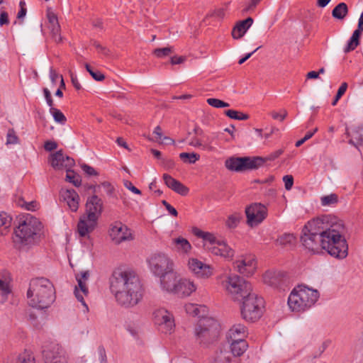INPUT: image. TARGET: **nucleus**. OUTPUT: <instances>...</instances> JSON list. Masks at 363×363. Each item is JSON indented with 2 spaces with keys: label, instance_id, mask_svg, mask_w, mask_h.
Here are the masks:
<instances>
[{
  "label": "nucleus",
  "instance_id": "obj_20",
  "mask_svg": "<svg viewBox=\"0 0 363 363\" xmlns=\"http://www.w3.org/2000/svg\"><path fill=\"white\" fill-rule=\"evenodd\" d=\"M104 208V203L99 196L93 195L88 198L86 203V212L84 214L88 215L99 220Z\"/></svg>",
  "mask_w": 363,
  "mask_h": 363
},
{
  "label": "nucleus",
  "instance_id": "obj_54",
  "mask_svg": "<svg viewBox=\"0 0 363 363\" xmlns=\"http://www.w3.org/2000/svg\"><path fill=\"white\" fill-rule=\"evenodd\" d=\"M283 181L284 182L285 189L286 190H290L294 184L293 177L291 175H285L283 177Z\"/></svg>",
  "mask_w": 363,
  "mask_h": 363
},
{
  "label": "nucleus",
  "instance_id": "obj_2",
  "mask_svg": "<svg viewBox=\"0 0 363 363\" xmlns=\"http://www.w3.org/2000/svg\"><path fill=\"white\" fill-rule=\"evenodd\" d=\"M320 220L323 249L328 253L340 259L348 255V244L345 238L347 229L340 220L330 216H323Z\"/></svg>",
  "mask_w": 363,
  "mask_h": 363
},
{
  "label": "nucleus",
  "instance_id": "obj_27",
  "mask_svg": "<svg viewBox=\"0 0 363 363\" xmlns=\"http://www.w3.org/2000/svg\"><path fill=\"white\" fill-rule=\"evenodd\" d=\"M253 19L251 17L247 18L245 20L239 21L232 30V36L234 39L242 38L246 33L247 29L252 26Z\"/></svg>",
  "mask_w": 363,
  "mask_h": 363
},
{
  "label": "nucleus",
  "instance_id": "obj_47",
  "mask_svg": "<svg viewBox=\"0 0 363 363\" xmlns=\"http://www.w3.org/2000/svg\"><path fill=\"white\" fill-rule=\"evenodd\" d=\"M50 113L52 115L54 120L57 123L65 124L67 119L65 115L57 108H50Z\"/></svg>",
  "mask_w": 363,
  "mask_h": 363
},
{
  "label": "nucleus",
  "instance_id": "obj_14",
  "mask_svg": "<svg viewBox=\"0 0 363 363\" xmlns=\"http://www.w3.org/2000/svg\"><path fill=\"white\" fill-rule=\"evenodd\" d=\"M43 357L45 363H67L66 351L57 343L45 346L43 350Z\"/></svg>",
  "mask_w": 363,
  "mask_h": 363
},
{
  "label": "nucleus",
  "instance_id": "obj_33",
  "mask_svg": "<svg viewBox=\"0 0 363 363\" xmlns=\"http://www.w3.org/2000/svg\"><path fill=\"white\" fill-rule=\"evenodd\" d=\"M185 311L187 314L193 317H199L203 318V314L206 311V307L204 306H199L194 303H187L184 306Z\"/></svg>",
  "mask_w": 363,
  "mask_h": 363
},
{
  "label": "nucleus",
  "instance_id": "obj_26",
  "mask_svg": "<svg viewBox=\"0 0 363 363\" xmlns=\"http://www.w3.org/2000/svg\"><path fill=\"white\" fill-rule=\"evenodd\" d=\"M346 134L350 137L349 143L358 147L363 144V125L347 129Z\"/></svg>",
  "mask_w": 363,
  "mask_h": 363
},
{
  "label": "nucleus",
  "instance_id": "obj_32",
  "mask_svg": "<svg viewBox=\"0 0 363 363\" xmlns=\"http://www.w3.org/2000/svg\"><path fill=\"white\" fill-rule=\"evenodd\" d=\"M230 342V350L233 357H240L247 350L248 345L245 340H228Z\"/></svg>",
  "mask_w": 363,
  "mask_h": 363
},
{
  "label": "nucleus",
  "instance_id": "obj_3",
  "mask_svg": "<svg viewBox=\"0 0 363 363\" xmlns=\"http://www.w3.org/2000/svg\"><path fill=\"white\" fill-rule=\"evenodd\" d=\"M27 298L28 304L33 308L39 309L48 308L55 298L52 283L44 277L31 279L27 291Z\"/></svg>",
  "mask_w": 363,
  "mask_h": 363
},
{
  "label": "nucleus",
  "instance_id": "obj_56",
  "mask_svg": "<svg viewBox=\"0 0 363 363\" xmlns=\"http://www.w3.org/2000/svg\"><path fill=\"white\" fill-rule=\"evenodd\" d=\"M284 152V150L282 149L277 150L272 153H270L266 158L264 159V162L266 160H274L277 157H279L282 153Z\"/></svg>",
  "mask_w": 363,
  "mask_h": 363
},
{
  "label": "nucleus",
  "instance_id": "obj_12",
  "mask_svg": "<svg viewBox=\"0 0 363 363\" xmlns=\"http://www.w3.org/2000/svg\"><path fill=\"white\" fill-rule=\"evenodd\" d=\"M264 164V159L261 157H230L225 162V167L235 172H244L258 169Z\"/></svg>",
  "mask_w": 363,
  "mask_h": 363
},
{
  "label": "nucleus",
  "instance_id": "obj_45",
  "mask_svg": "<svg viewBox=\"0 0 363 363\" xmlns=\"http://www.w3.org/2000/svg\"><path fill=\"white\" fill-rule=\"evenodd\" d=\"M66 180L77 187L81 185L82 182L80 177L79 175H76L73 171H71L69 169H67Z\"/></svg>",
  "mask_w": 363,
  "mask_h": 363
},
{
  "label": "nucleus",
  "instance_id": "obj_23",
  "mask_svg": "<svg viewBox=\"0 0 363 363\" xmlns=\"http://www.w3.org/2000/svg\"><path fill=\"white\" fill-rule=\"evenodd\" d=\"M163 179L164 181L165 184L176 193L182 196H185L188 194L189 189L186 186H185L183 184H182L179 181L174 179L169 174H164Z\"/></svg>",
  "mask_w": 363,
  "mask_h": 363
},
{
  "label": "nucleus",
  "instance_id": "obj_64",
  "mask_svg": "<svg viewBox=\"0 0 363 363\" xmlns=\"http://www.w3.org/2000/svg\"><path fill=\"white\" fill-rule=\"evenodd\" d=\"M90 75L98 82H101L104 79L105 76L99 71H93Z\"/></svg>",
  "mask_w": 363,
  "mask_h": 363
},
{
  "label": "nucleus",
  "instance_id": "obj_46",
  "mask_svg": "<svg viewBox=\"0 0 363 363\" xmlns=\"http://www.w3.org/2000/svg\"><path fill=\"white\" fill-rule=\"evenodd\" d=\"M241 217V215L238 213H235L229 216L225 223L228 228H235V227H237L240 220Z\"/></svg>",
  "mask_w": 363,
  "mask_h": 363
},
{
  "label": "nucleus",
  "instance_id": "obj_16",
  "mask_svg": "<svg viewBox=\"0 0 363 363\" xmlns=\"http://www.w3.org/2000/svg\"><path fill=\"white\" fill-rule=\"evenodd\" d=\"M247 223L250 226L257 225L266 218L267 210L265 206L260 203H255L245 209Z\"/></svg>",
  "mask_w": 363,
  "mask_h": 363
},
{
  "label": "nucleus",
  "instance_id": "obj_44",
  "mask_svg": "<svg viewBox=\"0 0 363 363\" xmlns=\"http://www.w3.org/2000/svg\"><path fill=\"white\" fill-rule=\"evenodd\" d=\"M16 363H35V358L30 352L26 350L19 354Z\"/></svg>",
  "mask_w": 363,
  "mask_h": 363
},
{
  "label": "nucleus",
  "instance_id": "obj_39",
  "mask_svg": "<svg viewBox=\"0 0 363 363\" xmlns=\"http://www.w3.org/2000/svg\"><path fill=\"white\" fill-rule=\"evenodd\" d=\"M225 114L232 119L238 121H245L249 118V116L247 114L233 109L225 111Z\"/></svg>",
  "mask_w": 363,
  "mask_h": 363
},
{
  "label": "nucleus",
  "instance_id": "obj_5",
  "mask_svg": "<svg viewBox=\"0 0 363 363\" xmlns=\"http://www.w3.org/2000/svg\"><path fill=\"white\" fill-rule=\"evenodd\" d=\"M319 296L318 290L298 285L291 292L288 298V305L293 311H305L315 303Z\"/></svg>",
  "mask_w": 363,
  "mask_h": 363
},
{
  "label": "nucleus",
  "instance_id": "obj_24",
  "mask_svg": "<svg viewBox=\"0 0 363 363\" xmlns=\"http://www.w3.org/2000/svg\"><path fill=\"white\" fill-rule=\"evenodd\" d=\"M63 199L66 201L69 209L76 212L79 208V196L74 189H66L61 192Z\"/></svg>",
  "mask_w": 363,
  "mask_h": 363
},
{
  "label": "nucleus",
  "instance_id": "obj_15",
  "mask_svg": "<svg viewBox=\"0 0 363 363\" xmlns=\"http://www.w3.org/2000/svg\"><path fill=\"white\" fill-rule=\"evenodd\" d=\"M154 320L160 330L166 334H171L174 330L175 323L173 315L165 308L157 309L154 313Z\"/></svg>",
  "mask_w": 363,
  "mask_h": 363
},
{
  "label": "nucleus",
  "instance_id": "obj_8",
  "mask_svg": "<svg viewBox=\"0 0 363 363\" xmlns=\"http://www.w3.org/2000/svg\"><path fill=\"white\" fill-rule=\"evenodd\" d=\"M241 315L248 322H255L262 315L264 300L252 291L241 299Z\"/></svg>",
  "mask_w": 363,
  "mask_h": 363
},
{
  "label": "nucleus",
  "instance_id": "obj_28",
  "mask_svg": "<svg viewBox=\"0 0 363 363\" xmlns=\"http://www.w3.org/2000/svg\"><path fill=\"white\" fill-rule=\"evenodd\" d=\"M247 335V330L245 325L242 324H235L232 326L228 333L229 340H245Z\"/></svg>",
  "mask_w": 363,
  "mask_h": 363
},
{
  "label": "nucleus",
  "instance_id": "obj_19",
  "mask_svg": "<svg viewBox=\"0 0 363 363\" xmlns=\"http://www.w3.org/2000/svg\"><path fill=\"white\" fill-rule=\"evenodd\" d=\"M256 261L255 257L248 255L243 257L241 259L234 263L235 268L238 272L245 276H251L256 269Z\"/></svg>",
  "mask_w": 363,
  "mask_h": 363
},
{
  "label": "nucleus",
  "instance_id": "obj_51",
  "mask_svg": "<svg viewBox=\"0 0 363 363\" xmlns=\"http://www.w3.org/2000/svg\"><path fill=\"white\" fill-rule=\"evenodd\" d=\"M0 292L2 296H8L11 292L9 284L1 279H0Z\"/></svg>",
  "mask_w": 363,
  "mask_h": 363
},
{
  "label": "nucleus",
  "instance_id": "obj_37",
  "mask_svg": "<svg viewBox=\"0 0 363 363\" xmlns=\"http://www.w3.org/2000/svg\"><path fill=\"white\" fill-rule=\"evenodd\" d=\"M64 158L65 155L62 153V150H59L55 154H52L50 162L52 167L56 169H61L64 168Z\"/></svg>",
  "mask_w": 363,
  "mask_h": 363
},
{
  "label": "nucleus",
  "instance_id": "obj_30",
  "mask_svg": "<svg viewBox=\"0 0 363 363\" xmlns=\"http://www.w3.org/2000/svg\"><path fill=\"white\" fill-rule=\"evenodd\" d=\"M215 363H240L238 358L233 357L231 352L227 350H220L216 352L214 356Z\"/></svg>",
  "mask_w": 363,
  "mask_h": 363
},
{
  "label": "nucleus",
  "instance_id": "obj_50",
  "mask_svg": "<svg viewBox=\"0 0 363 363\" xmlns=\"http://www.w3.org/2000/svg\"><path fill=\"white\" fill-rule=\"evenodd\" d=\"M18 138L16 135V133L14 129L11 128L8 130L6 135V144H18Z\"/></svg>",
  "mask_w": 363,
  "mask_h": 363
},
{
  "label": "nucleus",
  "instance_id": "obj_62",
  "mask_svg": "<svg viewBox=\"0 0 363 363\" xmlns=\"http://www.w3.org/2000/svg\"><path fill=\"white\" fill-rule=\"evenodd\" d=\"M57 143L55 142L51 141V140L46 141L44 145V148L47 151H52V150H55L57 148Z\"/></svg>",
  "mask_w": 363,
  "mask_h": 363
},
{
  "label": "nucleus",
  "instance_id": "obj_31",
  "mask_svg": "<svg viewBox=\"0 0 363 363\" xmlns=\"http://www.w3.org/2000/svg\"><path fill=\"white\" fill-rule=\"evenodd\" d=\"M48 18L50 23L49 28L51 30L54 40L57 43L60 42L61 37L59 34L60 25L58 23L57 17L54 13L49 12L48 13Z\"/></svg>",
  "mask_w": 363,
  "mask_h": 363
},
{
  "label": "nucleus",
  "instance_id": "obj_43",
  "mask_svg": "<svg viewBox=\"0 0 363 363\" xmlns=\"http://www.w3.org/2000/svg\"><path fill=\"white\" fill-rule=\"evenodd\" d=\"M174 51L173 47H166L156 48L153 50V54L158 58H163L170 55Z\"/></svg>",
  "mask_w": 363,
  "mask_h": 363
},
{
  "label": "nucleus",
  "instance_id": "obj_61",
  "mask_svg": "<svg viewBox=\"0 0 363 363\" xmlns=\"http://www.w3.org/2000/svg\"><path fill=\"white\" fill-rule=\"evenodd\" d=\"M70 78H71L72 84L74 86V87L77 90L81 89L82 86H81L80 83L79 82V80H78V78H77V75L74 74V73H71L70 74Z\"/></svg>",
  "mask_w": 363,
  "mask_h": 363
},
{
  "label": "nucleus",
  "instance_id": "obj_52",
  "mask_svg": "<svg viewBox=\"0 0 363 363\" xmlns=\"http://www.w3.org/2000/svg\"><path fill=\"white\" fill-rule=\"evenodd\" d=\"M93 45L95 47V48L98 50V52L99 53H101V55H104V56H109L111 55V52L110 50L106 48V47H104L102 46L100 43H99L98 42L96 41H94L93 43Z\"/></svg>",
  "mask_w": 363,
  "mask_h": 363
},
{
  "label": "nucleus",
  "instance_id": "obj_11",
  "mask_svg": "<svg viewBox=\"0 0 363 363\" xmlns=\"http://www.w3.org/2000/svg\"><path fill=\"white\" fill-rule=\"evenodd\" d=\"M162 290L174 294L181 297L189 296L196 290L193 281L186 279H178L177 273L170 279L162 288Z\"/></svg>",
  "mask_w": 363,
  "mask_h": 363
},
{
  "label": "nucleus",
  "instance_id": "obj_22",
  "mask_svg": "<svg viewBox=\"0 0 363 363\" xmlns=\"http://www.w3.org/2000/svg\"><path fill=\"white\" fill-rule=\"evenodd\" d=\"M192 233L195 236L203 240V247L209 252H211V247L215 246L220 240L215 234L203 231L198 228H194Z\"/></svg>",
  "mask_w": 363,
  "mask_h": 363
},
{
  "label": "nucleus",
  "instance_id": "obj_21",
  "mask_svg": "<svg viewBox=\"0 0 363 363\" xmlns=\"http://www.w3.org/2000/svg\"><path fill=\"white\" fill-rule=\"evenodd\" d=\"M98 219L88 215L82 214L77 224V232L80 237H86L91 233L97 225Z\"/></svg>",
  "mask_w": 363,
  "mask_h": 363
},
{
  "label": "nucleus",
  "instance_id": "obj_34",
  "mask_svg": "<svg viewBox=\"0 0 363 363\" xmlns=\"http://www.w3.org/2000/svg\"><path fill=\"white\" fill-rule=\"evenodd\" d=\"M12 218L4 211L0 212V235H5L11 225Z\"/></svg>",
  "mask_w": 363,
  "mask_h": 363
},
{
  "label": "nucleus",
  "instance_id": "obj_49",
  "mask_svg": "<svg viewBox=\"0 0 363 363\" xmlns=\"http://www.w3.org/2000/svg\"><path fill=\"white\" fill-rule=\"evenodd\" d=\"M359 45V40L352 35L347 46L344 49V52L347 53L354 50Z\"/></svg>",
  "mask_w": 363,
  "mask_h": 363
},
{
  "label": "nucleus",
  "instance_id": "obj_36",
  "mask_svg": "<svg viewBox=\"0 0 363 363\" xmlns=\"http://www.w3.org/2000/svg\"><path fill=\"white\" fill-rule=\"evenodd\" d=\"M348 13V7L344 2L338 4L332 11L333 18L339 20L343 19Z\"/></svg>",
  "mask_w": 363,
  "mask_h": 363
},
{
  "label": "nucleus",
  "instance_id": "obj_25",
  "mask_svg": "<svg viewBox=\"0 0 363 363\" xmlns=\"http://www.w3.org/2000/svg\"><path fill=\"white\" fill-rule=\"evenodd\" d=\"M211 252L225 258H231L234 255V250L225 241L220 240L215 246L211 247Z\"/></svg>",
  "mask_w": 363,
  "mask_h": 363
},
{
  "label": "nucleus",
  "instance_id": "obj_53",
  "mask_svg": "<svg viewBox=\"0 0 363 363\" xmlns=\"http://www.w3.org/2000/svg\"><path fill=\"white\" fill-rule=\"evenodd\" d=\"M81 168L89 176H97L99 174L94 168L86 164H82Z\"/></svg>",
  "mask_w": 363,
  "mask_h": 363
},
{
  "label": "nucleus",
  "instance_id": "obj_42",
  "mask_svg": "<svg viewBox=\"0 0 363 363\" xmlns=\"http://www.w3.org/2000/svg\"><path fill=\"white\" fill-rule=\"evenodd\" d=\"M338 196L335 194H330L329 195L323 196L320 198L321 205L323 206H331L337 203Z\"/></svg>",
  "mask_w": 363,
  "mask_h": 363
},
{
  "label": "nucleus",
  "instance_id": "obj_48",
  "mask_svg": "<svg viewBox=\"0 0 363 363\" xmlns=\"http://www.w3.org/2000/svg\"><path fill=\"white\" fill-rule=\"evenodd\" d=\"M208 105L214 108H225L230 106L228 103L216 98H209L206 100Z\"/></svg>",
  "mask_w": 363,
  "mask_h": 363
},
{
  "label": "nucleus",
  "instance_id": "obj_38",
  "mask_svg": "<svg viewBox=\"0 0 363 363\" xmlns=\"http://www.w3.org/2000/svg\"><path fill=\"white\" fill-rule=\"evenodd\" d=\"M179 157L185 163L194 164L200 159V155L195 152H182Z\"/></svg>",
  "mask_w": 363,
  "mask_h": 363
},
{
  "label": "nucleus",
  "instance_id": "obj_35",
  "mask_svg": "<svg viewBox=\"0 0 363 363\" xmlns=\"http://www.w3.org/2000/svg\"><path fill=\"white\" fill-rule=\"evenodd\" d=\"M172 243L176 250L179 252L187 253L191 249V245L189 242L182 237H179L172 240Z\"/></svg>",
  "mask_w": 363,
  "mask_h": 363
},
{
  "label": "nucleus",
  "instance_id": "obj_60",
  "mask_svg": "<svg viewBox=\"0 0 363 363\" xmlns=\"http://www.w3.org/2000/svg\"><path fill=\"white\" fill-rule=\"evenodd\" d=\"M124 186L133 193L136 194H141V191L134 186L130 181L125 180L124 182Z\"/></svg>",
  "mask_w": 363,
  "mask_h": 363
},
{
  "label": "nucleus",
  "instance_id": "obj_18",
  "mask_svg": "<svg viewBox=\"0 0 363 363\" xmlns=\"http://www.w3.org/2000/svg\"><path fill=\"white\" fill-rule=\"evenodd\" d=\"M189 270L198 278L208 279L213 274L212 267L196 258H190L188 262Z\"/></svg>",
  "mask_w": 363,
  "mask_h": 363
},
{
  "label": "nucleus",
  "instance_id": "obj_4",
  "mask_svg": "<svg viewBox=\"0 0 363 363\" xmlns=\"http://www.w3.org/2000/svg\"><path fill=\"white\" fill-rule=\"evenodd\" d=\"M147 262L153 275L160 278L161 288L177 274L173 259L164 252H157L152 254L147 258Z\"/></svg>",
  "mask_w": 363,
  "mask_h": 363
},
{
  "label": "nucleus",
  "instance_id": "obj_1",
  "mask_svg": "<svg viewBox=\"0 0 363 363\" xmlns=\"http://www.w3.org/2000/svg\"><path fill=\"white\" fill-rule=\"evenodd\" d=\"M110 289L116 301L125 307L136 305L143 296L139 278L128 271L115 270L110 279Z\"/></svg>",
  "mask_w": 363,
  "mask_h": 363
},
{
  "label": "nucleus",
  "instance_id": "obj_13",
  "mask_svg": "<svg viewBox=\"0 0 363 363\" xmlns=\"http://www.w3.org/2000/svg\"><path fill=\"white\" fill-rule=\"evenodd\" d=\"M108 235L111 241L116 245L134 239L131 230L119 221H116L110 225Z\"/></svg>",
  "mask_w": 363,
  "mask_h": 363
},
{
  "label": "nucleus",
  "instance_id": "obj_63",
  "mask_svg": "<svg viewBox=\"0 0 363 363\" xmlns=\"http://www.w3.org/2000/svg\"><path fill=\"white\" fill-rule=\"evenodd\" d=\"M63 163L64 167L69 169L74 164V160L69 156L65 155Z\"/></svg>",
  "mask_w": 363,
  "mask_h": 363
},
{
  "label": "nucleus",
  "instance_id": "obj_29",
  "mask_svg": "<svg viewBox=\"0 0 363 363\" xmlns=\"http://www.w3.org/2000/svg\"><path fill=\"white\" fill-rule=\"evenodd\" d=\"M78 285L75 286L74 294L77 299L82 303L85 307L86 310L88 311V306L84 301V296H86L89 294V290L86 286V282L83 281L82 279H76Z\"/></svg>",
  "mask_w": 363,
  "mask_h": 363
},
{
  "label": "nucleus",
  "instance_id": "obj_55",
  "mask_svg": "<svg viewBox=\"0 0 363 363\" xmlns=\"http://www.w3.org/2000/svg\"><path fill=\"white\" fill-rule=\"evenodd\" d=\"M98 354L99 356L100 363H107L106 350L103 346H99L98 347Z\"/></svg>",
  "mask_w": 363,
  "mask_h": 363
},
{
  "label": "nucleus",
  "instance_id": "obj_57",
  "mask_svg": "<svg viewBox=\"0 0 363 363\" xmlns=\"http://www.w3.org/2000/svg\"><path fill=\"white\" fill-rule=\"evenodd\" d=\"M18 205H19L21 206H26V208L29 211H34L36 207V203L35 202L32 201V202L26 203L23 199H20L18 201Z\"/></svg>",
  "mask_w": 363,
  "mask_h": 363
},
{
  "label": "nucleus",
  "instance_id": "obj_9",
  "mask_svg": "<svg viewBox=\"0 0 363 363\" xmlns=\"http://www.w3.org/2000/svg\"><path fill=\"white\" fill-rule=\"evenodd\" d=\"M218 322L215 319L208 317L199 320L194 331L196 341L203 345L212 342L218 336Z\"/></svg>",
  "mask_w": 363,
  "mask_h": 363
},
{
  "label": "nucleus",
  "instance_id": "obj_6",
  "mask_svg": "<svg viewBox=\"0 0 363 363\" xmlns=\"http://www.w3.org/2000/svg\"><path fill=\"white\" fill-rule=\"evenodd\" d=\"M41 230L40 220L30 214H26L21 218L15 230L16 241L24 245L33 244L39 239Z\"/></svg>",
  "mask_w": 363,
  "mask_h": 363
},
{
  "label": "nucleus",
  "instance_id": "obj_40",
  "mask_svg": "<svg viewBox=\"0 0 363 363\" xmlns=\"http://www.w3.org/2000/svg\"><path fill=\"white\" fill-rule=\"evenodd\" d=\"M189 145L191 146L199 148L203 150H206L209 152L215 150V147L213 145H204L202 140L198 139L196 138H193L189 143Z\"/></svg>",
  "mask_w": 363,
  "mask_h": 363
},
{
  "label": "nucleus",
  "instance_id": "obj_7",
  "mask_svg": "<svg viewBox=\"0 0 363 363\" xmlns=\"http://www.w3.org/2000/svg\"><path fill=\"white\" fill-rule=\"evenodd\" d=\"M320 217L313 219L305 225L301 240L303 245L313 253H319L323 249Z\"/></svg>",
  "mask_w": 363,
  "mask_h": 363
},
{
  "label": "nucleus",
  "instance_id": "obj_59",
  "mask_svg": "<svg viewBox=\"0 0 363 363\" xmlns=\"http://www.w3.org/2000/svg\"><path fill=\"white\" fill-rule=\"evenodd\" d=\"M271 116L274 119L282 121L286 118L287 116V111L286 110H283L282 113L273 111L271 113Z\"/></svg>",
  "mask_w": 363,
  "mask_h": 363
},
{
  "label": "nucleus",
  "instance_id": "obj_17",
  "mask_svg": "<svg viewBox=\"0 0 363 363\" xmlns=\"http://www.w3.org/2000/svg\"><path fill=\"white\" fill-rule=\"evenodd\" d=\"M264 284L279 289L288 286L289 279L284 272L279 271H267L263 276Z\"/></svg>",
  "mask_w": 363,
  "mask_h": 363
},
{
  "label": "nucleus",
  "instance_id": "obj_58",
  "mask_svg": "<svg viewBox=\"0 0 363 363\" xmlns=\"http://www.w3.org/2000/svg\"><path fill=\"white\" fill-rule=\"evenodd\" d=\"M260 1L261 0H249V2L247 4L245 8L243 9V11L249 12L250 11H252Z\"/></svg>",
  "mask_w": 363,
  "mask_h": 363
},
{
  "label": "nucleus",
  "instance_id": "obj_41",
  "mask_svg": "<svg viewBox=\"0 0 363 363\" xmlns=\"http://www.w3.org/2000/svg\"><path fill=\"white\" fill-rule=\"evenodd\" d=\"M296 237L294 234L285 233L279 236L277 239V242L281 245H292L295 242Z\"/></svg>",
  "mask_w": 363,
  "mask_h": 363
},
{
  "label": "nucleus",
  "instance_id": "obj_10",
  "mask_svg": "<svg viewBox=\"0 0 363 363\" xmlns=\"http://www.w3.org/2000/svg\"><path fill=\"white\" fill-rule=\"evenodd\" d=\"M223 286L232 298L236 301H241L252 291L251 284L236 274L228 276L223 281Z\"/></svg>",
  "mask_w": 363,
  "mask_h": 363
}]
</instances>
